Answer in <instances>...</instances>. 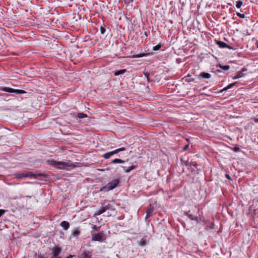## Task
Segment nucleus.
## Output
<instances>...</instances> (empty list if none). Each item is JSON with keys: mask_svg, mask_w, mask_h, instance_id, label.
<instances>
[{"mask_svg": "<svg viewBox=\"0 0 258 258\" xmlns=\"http://www.w3.org/2000/svg\"><path fill=\"white\" fill-rule=\"evenodd\" d=\"M119 180L114 179L109 182L106 186H103L100 190L109 191L114 188L119 183Z\"/></svg>", "mask_w": 258, "mask_h": 258, "instance_id": "nucleus-1", "label": "nucleus"}, {"mask_svg": "<svg viewBox=\"0 0 258 258\" xmlns=\"http://www.w3.org/2000/svg\"><path fill=\"white\" fill-rule=\"evenodd\" d=\"M125 150V147H121L120 148L116 149L112 151L107 152L103 155V157L105 159H109L111 156L115 155L116 154L118 153L119 152L121 151H123Z\"/></svg>", "mask_w": 258, "mask_h": 258, "instance_id": "nucleus-2", "label": "nucleus"}, {"mask_svg": "<svg viewBox=\"0 0 258 258\" xmlns=\"http://www.w3.org/2000/svg\"><path fill=\"white\" fill-rule=\"evenodd\" d=\"M125 150V147H121L120 148L116 149L112 151L107 152L103 155V157L105 159H109L111 156L115 155L116 154L118 153L119 152L121 151H123Z\"/></svg>", "mask_w": 258, "mask_h": 258, "instance_id": "nucleus-3", "label": "nucleus"}, {"mask_svg": "<svg viewBox=\"0 0 258 258\" xmlns=\"http://www.w3.org/2000/svg\"><path fill=\"white\" fill-rule=\"evenodd\" d=\"M92 240L93 241H97L102 242L105 240L104 233L103 231H101L97 234L92 235Z\"/></svg>", "mask_w": 258, "mask_h": 258, "instance_id": "nucleus-4", "label": "nucleus"}, {"mask_svg": "<svg viewBox=\"0 0 258 258\" xmlns=\"http://www.w3.org/2000/svg\"><path fill=\"white\" fill-rule=\"evenodd\" d=\"M5 92H7L9 93H16L17 94H25L26 92L23 90H18V89H14L11 88H4L3 89Z\"/></svg>", "mask_w": 258, "mask_h": 258, "instance_id": "nucleus-5", "label": "nucleus"}, {"mask_svg": "<svg viewBox=\"0 0 258 258\" xmlns=\"http://www.w3.org/2000/svg\"><path fill=\"white\" fill-rule=\"evenodd\" d=\"M33 175V174L31 172H25L22 173H16V176L18 178H25L27 177H30Z\"/></svg>", "mask_w": 258, "mask_h": 258, "instance_id": "nucleus-6", "label": "nucleus"}, {"mask_svg": "<svg viewBox=\"0 0 258 258\" xmlns=\"http://www.w3.org/2000/svg\"><path fill=\"white\" fill-rule=\"evenodd\" d=\"M61 252V249L60 247H56L52 248V256L59 257V255Z\"/></svg>", "mask_w": 258, "mask_h": 258, "instance_id": "nucleus-7", "label": "nucleus"}, {"mask_svg": "<svg viewBox=\"0 0 258 258\" xmlns=\"http://www.w3.org/2000/svg\"><path fill=\"white\" fill-rule=\"evenodd\" d=\"M52 164L56 165H62L63 166H67L70 167L71 168H74L75 166H74L72 164L69 165L68 163L64 162H56L55 161H51Z\"/></svg>", "mask_w": 258, "mask_h": 258, "instance_id": "nucleus-8", "label": "nucleus"}, {"mask_svg": "<svg viewBox=\"0 0 258 258\" xmlns=\"http://www.w3.org/2000/svg\"><path fill=\"white\" fill-rule=\"evenodd\" d=\"M217 44L221 48H228L230 49H233V48L231 46L228 45L226 43L221 41H217Z\"/></svg>", "mask_w": 258, "mask_h": 258, "instance_id": "nucleus-9", "label": "nucleus"}, {"mask_svg": "<svg viewBox=\"0 0 258 258\" xmlns=\"http://www.w3.org/2000/svg\"><path fill=\"white\" fill-rule=\"evenodd\" d=\"M60 226L62 227V228L66 230H68L70 227V224L68 222L63 221L61 222Z\"/></svg>", "mask_w": 258, "mask_h": 258, "instance_id": "nucleus-10", "label": "nucleus"}, {"mask_svg": "<svg viewBox=\"0 0 258 258\" xmlns=\"http://www.w3.org/2000/svg\"><path fill=\"white\" fill-rule=\"evenodd\" d=\"M146 213H148V215L150 214L151 216H153L155 214L154 207L150 205L147 210Z\"/></svg>", "mask_w": 258, "mask_h": 258, "instance_id": "nucleus-11", "label": "nucleus"}, {"mask_svg": "<svg viewBox=\"0 0 258 258\" xmlns=\"http://www.w3.org/2000/svg\"><path fill=\"white\" fill-rule=\"evenodd\" d=\"M125 162V161L122 160L120 159H117L115 158L113 160H112L110 163L111 164H116V163H124Z\"/></svg>", "mask_w": 258, "mask_h": 258, "instance_id": "nucleus-12", "label": "nucleus"}, {"mask_svg": "<svg viewBox=\"0 0 258 258\" xmlns=\"http://www.w3.org/2000/svg\"><path fill=\"white\" fill-rule=\"evenodd\" d=\"M106 211V209L104 208V207H101L98 211L95 214V216H98L102 213H104Z\"/></svg>", "mask_w": 258, "mask_h": 258, "instance_id": "nucleus-13", "label": "nucleus"}, {"mask_svg": "<svg viewBox=\"0 0 258 258\" xmlns=\"http://www.w3.org/2000/svg\"><path fill=\"white\" fill-rule=\"evenodd\" d=\"M243 76H244V74L243 73V71L238 72L237 73V74L236 76H235L234 77H233V79H237L240 78Z\"/></svg>", "mask_w": 258, "mask_h": 258, "instance_id": "nucleus-14", "label": "nucleus"}, {"mask_svg": "<svg viewBox=\"0 0 258 258\" xmlns=\"http://www.w3.org/2000/svg\"><path fill=\"white\" fill-rule=\"evenodd\" d=\"M123 169H124V172L125 173H128L130 172L132 170H133L134 169H135L136 168V167L134 165H132L130 167H129L128 168H126V169H125V167H122Z\"/></svg>", "mask_w": 258, "mask_h": 258, "instance_id": "nucleus-15", "label": "nucleus"}, {"mask_svg": "<svg viewBox=\"0 0 258 258\" xmlns=\"http://www.w3.org/2000/svg\"><path fill=\"white\" fill-rule=\"evenodd\" d=\"M200 77L203 78H206L208 79L210 78L211 77V75L208 73H202L200 75Z\"/></svg>", "mask_w": 258, "mask_h": 258, "instance_id": "nucleus-16", "label": "nucleus"}, {"mask_svg": "<svg viewBox=\"0 0 258 258\" xmlns=\"http://www.w3.org/2000/svg\"><path fill=\"white\" fill-rule=\"evenodd\" d=\"M236 83H233L230 84L227 87H226L224 89H223L221 90V91H226L228 89H229L231 88L232 87H233L235 85Z\"/></svg>", "mask_w": 258, "mask_h": 258, "instance_id": "nucleus-17", "label": "nucleus"}, {"mask_svg": "<svg viewBox=\"0 0 258 258\" xmlns=\"http://www.w3.org/2000/svg\"><path fill=\"white\" fill-rule=\"evenodd\" d=\"M147 55V54L146 53H141L140 54H135L133 56V58H139V57H143V56H146Z\"/></svg>", "mask_w": 258, "mask_h": 258, "instance_id": "nucleus-18", "label": "nucleus"}, {"mask_svg": "<svg viewBox=\"0 0 258 258\" xmlns=\"http://www.w3.org/2000/svg\"><path fill=\"white\" fill-rule=\"evenodd\" d=\"M89 256L87 252L84 251L82 254L79 255V258H89Z\"/></svg>", "mask_w": 258, "mask_h": 258, "instance_id": "nucleus-19", "label": "nucleus"}, {"mask_svg": "<svg viewBox=\"0 0 258 258\" xmlns=\"http://www.w3.org/2000/svg\"><path fill=\"white\" fill-rule=\"evenodd\" d=\"M125 72H126V70H125V69L120 70L119 71H117L115 72V73H114V75L115 76H118V75H121V74H123Z\"/></svg>", "mask_w": 258, "mask_h": 258, "instance_id": "nucleus-20", "label": "nucleus"}, {"mask_svg": "<svg viewBox=\"0 0 258 258\" xmlns=\"http://www.w3.org/2000/svg\"><path fill=\"white\" fill-rule=\"evenodd\" d=\"M77 116L79 118H85V117H87V115L86 114H85V113H83V112L82 113H79L77 114Z\"/></svg>", "mask_w": 258, "mask_h": 258, "instance_id": "nucleus-21", "label": "nucleus"}, {"mask_svg": "<svg viewBox=\"0 0 258 258\" xmlns=\"http://www.w3.org/2000/svg\"><path fill=\"white\" fill-rule=\"evenodd\" d=\"M219 67L225 71H227L230 69V66L228 65L222 66L221 64H219Z\"/></svg>", "mask_w": 258, "mask_h": 258, "instance_id": "nucleus-22", "label": "nucleus"}, {"mask_svg": "<svg viewBox=\"0 0 258 258\" xmlns=\"http://www.w3.org/2000/svg\"><path fill=\"white\" fill-rule=\"evenodd\" d=\"M187 215L189 219H190L192 220H195L198 221V217H194L191 214H190L189 213H187Z\"/></svg>", "mask_w": 258, "mask_h": 258, "instance_id": "nucleus-23", "label": "nucleus"}, {"mask_svg": "<svg viewBox=\"0 0 258 258\" xmlns=\"http://www.w3.org/2000/svg\"><path fill=\"white\" fill-rule=\"evenodd\" d=\"M139 244L143 246H144L146 244V241L144 238H142L139 242Z\"/></svg>", "mask_w": 258, "mask_h": 258, "instance_id": "nucleus-24", "label": "nucleus"}, {"mask_svg": "<svg viewBox=\"0 0 258 258\" xmlns=\"http://www.w3.org/2000/svg\"><path fill=\"white\" fill-rule=\"evenodd\" d=\"M104 207L106 209V211L108 210H113V208L110 204L106 205Z\"/></svg>", "mask_w": 258, "mask_h": 258, "instance_id": "nucleus-25", "label": "nucleus"}, {"mask_svg": "<svg viewBox=\"0 0 258 258\" xmlns=\"http://www.w3.org/2000/svg\"><path fill=\"white\" fill-rule=\"evenodd\" d=\"M242 2L241 1H238L236 2V6L237 8H240L241 6L242 5Z\"/></svg>", "mask_w": 258, "mask_h": 258, "instance_id": "nucleus-26", "label": "nucleus"}, {"mask_svg": "<svg viewBox=\"0 0 258 258\" xmlns=\"http://www.w3.org/2000/svg\"><path fill=\"white\" fill-rule=\"evenodd\" d=\"M80 231L78 230H75L73 232V235L76 237H77L80 234Z\"/></svg>", "mask_w": 258, "mask_h": 258, "instance_id": "nucleus-27", "label": "nucleus"}, {"mask_svg": "<svg viewBox=\"0 0 258 258\" xmlns=\"http://www.w3.org/2000/svg\"><path fill=\"white\" fill-rule=\"evenodd\" d=\"M189 166H197V164L196 161H191L190 162H189Z\"/></svg>", "mask_w": 258, "mask_h": 258, "instance_id": "nucleus-28", "label": "nucleus"}, {"mask_svg": "<svg viewBox=\"0 0 258 258\" xmlns=\"http://www.w3.org/2000/svg\"><path fill=\"white\" fill-rule=\"evenodd\" d=\"M161 47V45H157L153 47V50H155V51H156V50H159Z\"/></svg>", "mask_w": 258, "mask_h": 258, "instance_id": "nucleus-29", "label": "nucleus"}, {"mask_svg": "<svg viewBox=\"0 0 258 258\" xmlns=\"http://www.w3.org/2000/svg\"><path fill=\"white\" fill-rule=\"evenodd\" d=\"M182 164L185 165L186 166H189V162L188 161H184L183 160H181Z\"/></svg>", "mask_w": 258, "mask_h": 258, "instance_id": "nucleus-30", "label": "nucleus"}, {"mask_svg": "<svg viewBox=\"0 0 258 258\" xmlns=\"http://www.w3.org/2000/svg\"><path fill=\"white\" fill-rule=\"evenodd\" d=\"M144 74L146 76V77L147 78L148 81L149 82L150 81V78H149L150 74H149V73H148V72H144Z\"/></svg>", "mask_w": 258, "mask_h": 258, "instance_id": "nucleus-31", "label": "nucleus"}, {"mask_svg": "<svg viewBox=\"0 0 258 258\" xmlns=\"http://www.w3.org/2000/svg\"><path fill=\"white\" fill-rule=\"evenodd\" d=\"M236 14H237V16H238L239 17H240V18H245L244 14H241L239 13H237Z\"/></svg>", "mask_w": 258, "mask_h": 258, "instance_id": "nucleus-32", "label": "nucleus"}, {"mask_svg": "<svg viewBox=\"0 0 258 258\" xmlns=\"http://www.w3.org/2000/svg\"><path fill=\"white\" fill-rule=\"evenodd\" d=\"M92 228L93 231H98L99 229V227H97L96 225H93Z\"/></svg>", "mask_w": 258, "mask_h": 258, "instance_id": "nucleus-33", "label": "nucleus"}, {"mask_svg": "<svg viewBox=\"0 0 258 258\" xmlns=\"http://www.w3.org/2000/svg\"><path fill=\"white\" fill-rule=\"evenodd\" d=\"M100 32L101 34H104L105 32V29L102 27L100 28Z\"/></svg>", "mask_w": 258, "mask_h": 258, "instance_id": "nucleus-34", "label": "nucleus"}, {"mask_svg": "<svg viewBox=\"0 0 258 258\" xmlns=\"http://www.w3.org/2000/svg\"><path fill=\"white\" fill-rule=\"evenodd\" d=\"M6 210H0V217L5 213Z\"/></svg>", "mask_w": 258, "mask_h": 258, "instance_id": "nucleus-35", "label": "nucleus"}, {"mask_svg": "<svg viewBox=\"0 0 258 258\" xmlns=\"http://www.w3.org/2000/svg\"><path fill=\"white\" fill-rule=\"evenodd\" d=\"M189 147V145H186L185 146H184V147L183 148V151H186Z\"/></svg>", "mask_w": 258, "mask_h": 258, "instance_id": "nucleus-36", "label": "nucleus"}, {"mask_svg": "<svg viewBox=\"0 0 258 258\" xmlns=\"http://www.w3.org/2000/svg\"><path fill=\"white\" fill-rule=\"evenodd\" d=\"M151 216H152L151 215H150V214L148 215V213H146V216L145 217V219L147 220L148 218H149Z\"/></svg>", "mask_w": 258, "mask_h": 258, "instance_id": "nucleus-37", "label": "nucleus"}, {"mask_svg": "<svg viewBox=\"0 0 258 258\" xmlns=\"http://www.w3.org/2000/svg\"><path fill=\"white\" fill-rule=\"evenodd\" d=\"M225 176H226V177L227 179H229V180H230V179H231V177H230V176H229V174H226Z\"/></svg>", "mask_w": 258, "mask_h": 258, "instance_id": "nucleus-38", "label": "nucleus"}, {"mask_svg": "<svg viewBox=\"0 0 258 258\" xmlns=\"http://www.w3.org/2000/svg\"><path fill=\"white\" fill-rule=\"evenodd\" d=\"M75 256V255H72L70 254L69 256H68L66 258H73Z\"/></svg>", "mask_w": 258, "mask_h": 258, "instance_id": "nucleus-39", "label": "nucleus"}, {"mask_svg": "<svg viewBox=\"0 0 258 258\" xmlns=\"http://www.w3.org/2000/svg\"><path fill=\"white\" fill-rule=\"evenodd\" d=\"M9 87H0V90H2V91H4V90H3V89L4 88H8Z\"/></svg>", "mask_w": 258, "mask_h": 258, "instance_id": "nucleus-40", "label": "nucleus"}, {"mask_svg": "<svg viewBox=\"0 0 258 258\" xmlns=\"http://www.w3.org/2000/svg\"><path fill=\"white\" fill-rule=\"evenodd\" d=\"M254 121H255V122H258V118H254Z\"/></svg>", "mask_w": 258, "mask_h": 258, "instance_id": "nucleus-41", "label": "nucleus"}, {"mask_svg": "<svg viewBox=\"0 0 258 258\" xmlns=\"http://www.w3.org/2000/svg\"><path fill=\"white\" fill-rule=\"evenodd\" d=\"M239 150V148H235L234 150L235 151H238Z\"/></svg>", "mask_w": 258, "mask_h": 258, "instance_id": "nucleus-42", "label": "nucleus"}, {"mask_svg": "<svg viewBox=\"0 0 258 258\" xmlns=\"http://www.w3.org/2000/svg\"><path fill=\"white\" fill-rule=\"evenodd\" d=\"M50 258H61V257L52 256Z\"/></svg>", "mask_w": 258, "mask_h": 258, "instance_id": "nucleus-43", "label": "nucleus"}, {"mask_svg": "<svg viewBox=\"0 0 258 258\" xmlns=\"http://www.w3.org/2000/svg\"><path fill=\"white\" fill-rule=\"evenodd\" d=\"M59 169H66L64 167H58Z\"/></svg>", "mask_w": 258, "mask_h": 258, "instance_id": "nucleus-44", "label": "nucleus"}, {"mask_svg": "<svg viewBox=\"0 0 258 258\" xmlns=\"http://www.w3.org/2000/svg\"><path fill=\"white\" fill-rule=\"evenodd\" d=\"M257 46L258 47V42H257Z\"/></svg>", "mask_w": 258, "mask_h": 258, "instance_id": "nucleus-45", "label": "nucleus"}, {"mask_svg": "<svg viewBox=\"0 0 258 258\" xmlns=\"http://www.w3.org/2000/svg\"><path fill=\"white\" fill-rule=\"evenodd\" d=\"M40 258H44V257H40Z\"/></svg>", "mask_w": 258, "mask_h": 258, "instance_id": "nucleus-46", "label": "nucleus"}]
</instances>
